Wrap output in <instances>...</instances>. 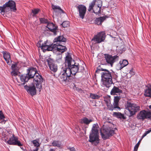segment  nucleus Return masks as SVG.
Listing matches in <instances>:
<instances>
[{"label":"nucleus","instance_id":"f257e3e1","mask_svg":"<svg viewBox=\"0 0 151 151\" xmlns=\"http://www.w3.org/2000/svg\"><path fill=\"white\" fill-rule=\"evenodd\" d=\"M65 67L67 70H70V74L75 75L76 73L82 71L84 68L78 63H75L72 58L71 55L67 52L65 58Z\"/></svg>","mask_w":151,"mask_h":151},{"label":"nucleus","instance_id":"e433bc0d","mask_svg":"<svg viewBox=\"0 0 151 151\" xmlns=\"http://www.w3.org/2000/svg\"><path fill=\"white\" fill-rule=\"evenodd\" d=\"M113 106L114 109H117L119 110H121L119 106V103L114 102Z\"/></svg>","mask_w":151,"mask_h":151},{"label":"nucleus","instance_id":"f704fd0d","mask_svg":"<svg viewBox=\"0 0 151 151\" xmlns=\"http://www.w3.org/2000/svg\"><path fill=\"white\" fill-rule=\"evenodd\" d=\"M101 8V6H98L96 10H95V9L93 10V12L96 14H99L100 13Z\"/></svg>","mask_w":151,"mask_h":151},{"label":"nucleus","instance_id":"1a4fd4ad","mask_svg":"<svg viewBox=\"0 0 151 151\" xmlns=\"http://www.w3.org/2000/svg\"><path fill=\"white\" fill-rule=\"evenodd\" d=\"M35 82H33L31 85L28 86L27 85L24 86V87L27 92L29 93L32 96L36 94L37 90L35 86Z\"/></svg>","mask_w":151,"mask_h":151},{"label":"nucleus","instance_id":"2eb2a0df","mask_svg":"<svg viewBox=\"0 0 151 151\" xmlns=\"http://www.w3.org/2000/svg\"><path fill=\"white\" fill-rule=\"evenodd\" d=\"M77 8L79 12L80 17L82 19H83L86 12V7L84 6L81 5L78 6Z\"/></svg>","mask_w":151,"mask_h":151},{"label":"nucleus","instance_id":"423d86ee","mask_svg":"<svg viewBox=\"0 0 151 151\" xmlns=\"http://www.w3.org/2000/svg\"><path fill=\"white\" fill-rule=\"evenodd\" d=\"M114 134V131L110 127H107L101 131V134L104 139H106Z\"/></svg>","mask_w":151,"mask_h":151},{"label":"nucleus","instance_id":"a878e982","mask_svg":"<svg viewBox=\"0 0 151 151\" xmlns=\"http://www.w3.org/2000/svg\"><path fill=\"white\" fill-rule=\"evenodd\" d=\"M52 8L54 11L56 12L60 13H63V11L58 6L52 5Z\"/></svg>","mask_w":151,"mask_h":151},{"label":"nucleus","instance_id":"a19ab883","mask_svg":"<svg viewBox=\"0 0 151 151\" xmlns=\"http://www.w3.org/2000/svg\"><path fill=\"white\" fill-rule=\"evenodd\" d=\"M5 118L4 115L1 111H0V121L1 120H3L5 122L6 120H5L4 119Z\"/></svg>","mask_w":151,"mask_h":151},{"label":"nucleus","instance_id":"58836bf2","mask_svg":"<svg viewBox=\"0 0 151 151\" xmlns=\"http://www.w3.org/2000/svg\"><path fill=\"white\" fill-rule=\"evenodd\" d=\"M121 98V97L120 96H114V102L119 103Z\"/></svg>","mask_w":151,"mask_h":151},{"label":"nucleus","instance_id":"20e7f679","mask_svg":"<svg viewBox=\"0 0 151 151\" xmlns=\"http://www.w3.org/2000/svg\"><path fill=\"white\" fill-rule=\"evenodd\" d=\"M71 75L69 70H67L65 67H63L61 69L59 80L65 83L71 82L72 80V77Z\"/></svg>","mask_w":151,"mask_h":151},{"label":"nucleus","instance_id":"f03ea898","mask_svg":"<svg viewBox=\"0 0 151 151\" xmlns=\"http://www.w3.org/2000/svg\"><path fill=\"white\" fill-rule=\"evenodd\" d=\"M27 73L26 74L29 79L33 78V82H35L36 88L38 91H39V93L42 89V83L43 81V79L42 76L37 73L36 69L32 68L28 69Z\"/></svg>","mask_w":151,"mask_h":151},{"label":"nucleus","instance_id":"7c9ffc66","mask_svg":"<svg viewBox=\"0 0 151 151\" xmlns=\"http://www.w3.org/2000/svg\"><path fill=\"white\" fill-rule=\"evenodd\" d=\"M100 96L97 94L91 93L90 97L93 99H98L100 98Z\"/></svg>","mask_w":151,"mask_h":151},{"label":"nucleus","instance_id":"39448f33","mask_svg":"<svg viewBox=\"0 0 151 151\" xmlns=\"http://www.w3.org/2000/svg\"><path fill=\"white\" fill-rule=\"evenodd\" d=\"M96 124L93 125L92 129V132L89 136V141L96 145L99 143V139L98 135V131L97 128L95 127Z\"/></svg>","mask_w":151,"mask_h":151},{"label":"nucleus","instance_id":"393cba45","mask_svg":"<svg viewBox=\"0 0 151 151\" xmlns=\"http://www.w3.org/2000/svg\"><path fill=\"white\" fill-rule=\"evenodd\" d=\"M147 89L145 90L144 95L145 96L151 97V85L147 86Z\"/></svg>","mask_w":151,"mask_h":151},{"label":"nucleus","instance_id":"5701e85b","mask_svg":"<svg viewBox=\"0 0 151 151\" xmlns=\"http://www.w3.org/2000/svg\"><path fill=\"white\" fill-rule=\"evenodd\" d=\"M55 46L54 44H52L51 45H42V48L44 52H45L46 51H54V46Z\"/></svg>","mask_w":151,"mask_h":151},{"label":"nucleus","instance_id":"79ce46f5","mask_svg":"<svg viewBox=\"0 0 151 151\" xmlns=\"http://www.w3.org/2000/svg\"><path fill=\"white\" fill-rule=\"evenodd\" d=\"M40 11V9H34L32 10V12L33 14V15L37 14Z\"/></svg>","mask_w":151,"mask_h":151},{"label":"nucleus","instance_id":"4be33fe9","mask_svg":"<svg viewBox=\"0 0 151 151\" xmlns=\"http://www.w3.org/2000/svg\"><path fill=\"white\" fill-rule=\"evenodd\" d=\"M93 121L92 119H88L87 117H84L80 119L79 121V122L81 124H84L86 125H88Z\"/></svg>","mask_w":151,"mask_h":151},{"label":"nucleus","instance_id":"b1692460","mask_svg":"<svg viewBox=\"0 0 151 151\" xmlns=\"http://www.w3.org/2000/svg\"><path fill=\"white\" fill-rule=\"evenodd\" d=\"M106 17H100L96 18L95 21V23L98 25H101L102 23L106 19Z\"/></svg>","mask_w":151,"mask_h":151},{"label":"nucleus","instance_id":"bb28decb","mask_svg":"<svg viewBox=\"0 0 151 151\" xmlns=\"http://www.w3.org/2000/svg\"><path fill=\"white\" fill-rule=\"evenodd\" d=\"M119 69L121 70L123 68L126 66L128 64V62L127 60H123L122 61L119 62Z\"/></svg>","mask_w":151,"mask_h":151},{"label":"nucleus","instance_id":"dca6fc26","mask_svg":"<svg viewBox=\"0 0 151 151\" xmlns=\"http://www.w3.org/2000/svg\"><path fill=\"white\" fill-rule=\"evenodd\" d=\"M46 27H47L50 31L53 32L54 35H56L57 34L56 33L58 30V27L52 23L49 22L47 24Z\"/></svg>","mask_w":151,"mask_h":151},{"label":"nucleus","instance_id":"7ed1b4c3","mask_svg":"<svg viewBox=\"0 0 151 151\" xmlns=\"http://www.w3.org/2000/svg\"><path fill=\"white\" fill-rule=\"evenodd\" d=\"M97 69L96 70V73H98L100 70L103 71L101 73L102 84L106 87L109 88L113 83L112 76L114 73L111 72L112 71L111 70L110 71L106 69Z\"/></svg>","mask_w":151,"mask_h":151},{"label":"nucleus","instance_id":"6ab92c4d","mask_svg":"<svg viewBox=\"0 0 151 151\" xmlns=\"http://www.w3.org/2000/svg\"><path fill=\"white\" fill-rule=\"evenodd\" d=\"M122 93V91L118 86H114L112 89L110 94L111 95H120Z\"/></svg>","mask_w":151,"mask_h":151},{"label":"nucleus","instance_id":"4d7b16f0","mask_svg":"<svg viewBox=\"0 0 151 151\" xmlns=\"http://www.w3.org/2000/svg\"><path fill=\"white\" fill-rule=\"evenodd\" d=\"M50 151H55V150L53 149H50Z\"/></svg>","mask_w":151,"mask_h":151},{"label":"nucleus","instance_id":"49530a36","mask_svg":"<svg viewBox=\"0 0 151 151\" xmlns=\"http://www.w3.org/2000/svg\"><path fill=\"white\" fill-rule=\"evenodd\" d=\"M129 73L132 75H133L135 74L133 70V69H132L130 70Z\"/></svg>","mask_w":151,"mask_h":151},{"label":"nucleus","instance_id":"4468645a","mask_svg":"<svg viewBox=\"0 0 151 151\" xmlns=\"http://www.w3.org/2000/svg\"><path fill=\"white\" fill-rule=\"evenodd\" d=\"M6 9L7 7H9L10 9L14 12L17 10L16 8V4L15 2L13 0H9L8 2H7L4 4Z\"/></svg>","mask_w":151,"mask_h":151},{"label":"nucleus","instance_id":"8fccbe9b","mask_svg":"<svg viewBox=\"0 0 151 151\" xmlns=\"http://www.w3.org/2000/svg\"><path fill=\"white\" fill-rule=\"evenodd\" d=\"M147 134V133L145 132L144 134L142 135V138H141V139L143 138Z\"/></svg>","mask_w":151,"mask_h":151},{"label":"nucleus","instance_id":"864d4df0","mask_svg":"<svg viewBox=\"0 0 151 151\" xmlns=\"http://www.w3.org/2000/svg\"><path fill=\"white\" fill-rule=\"evenodd\" d=\"M138 148H137L136 147H134V150L133 151H137Z\"/></svg>","mask_w":151,"mask_h":151},{"label":"nucleus","instance_id":"aec40b11","mask_svg":"<svg viewBox=\"0 0 151 151\" xmlns=\"http://www.w3.org/2000/svg\"><path fill=\"white\" fill-rule=\"evenodd\" d=\"M55 46H54V51L57 50L61 53H63L67 50L65 46L62 45V44H60V45H57L56 44H54Z\"/></svg>","mask_w":151,"mask_h":151},{"label":"nucleus","instance_id":"de8ad7c7","mask_svg":"<svg viewBox=\"0 0 151 151\" xmlns=\"http://www.w3.org/2000/svg\"><path fill=\"white\" fill-rule=\"evenodd\" d=\"M141 140H139V141L136 144V145H135V147H136L137 148H138V147L139 146V145L140 144V142Z\"/></svg>","mask_w":151,"mask_h":151},{"label":"nucleus","instance_id":"c9c22d12","mask_svg":"<svg viewBox=\"0 0 151 151\" xmlns=\"http://www.w3.org/2000/svg\"><path fill=\"white\" fill-rule=\"evenodd\" d=\"M40 21L41 23L42 24H47L49 22L47 19L45 18H41L40 19Z\"/></svg>","mask_w":151,"mask_h":151},{"label":"nucleus","instance_id":"72a5a7b5","mask_svg":"<svg viewBox=\"0 0 151 151\" xmlns=\"http://www.w3.org/2000/svg\"><path fill=\"white\" fill-rule=\"evenodd\" d=\"M62 56L61 54L58 55L56 58V60L58 63H60L62 62Z\"/></svg>","mask_w":151,"mask_h":151},{"label":"nucleus","instance_id":"ddd939ff","mask_svg":"<svg viewBox=\"0 0 151 151\" xmlns=\"http://www.w3.org/2000/svg\"><path fill=\"white\" fill-rule=\"evenodd\" d=\"M47 63L50 70L54 73L56 72L58 70V66L55 64L53 59L49 58L46 60Z\"/></svg>","mask_w":151,"mask_h":151},{"label":"nucleus","instance_id":"473e14b6","mask_svg":"<svg viewBox=\"0 0 151 151\" xmlns=\"http://www.w3.org/2000/svg\"><path fill=\"white\" fill-rule=\"evenodd\" d=\"M6 9L4 4L3 5V6H0V11L1 14H4L6 12H7L6 10Z\"/></svg>","mask_w":151,"mask_h":151},{"label":"nucleus","instance_id":"f3484780","mask_svg":"<svg viewBox=\"0 0 151 151\" xmlns=\"http://www.w3.org/2000/svg\"><path fill=\"white\" fill-rule=\"evenodd\" d=\"M20 78L21 82H19L17 84L20 86H24L25 83L27 82L29 79L26 74L21 76Z\"/></svg>","mask_w":151,"mask_h":151},{"label":"nucleus","instance_id":"6e6552de","mask_svg":"<svg viewBox=\"0 0 151 151\" xmlns=\"http://www.w3.org/2000/svg\"><path fill=\"white\" fill-rule=\"evenodd\" d=\"M106 37L105 32H101L98 33L96 35H94L91 40L93 41L95 44L100 43L104 41Z\"/></svg>","mask_w":151,"mask_h":151},{"label":"nucleus","instance_id":"c03bdc74","mask_svg":"<svg viewBox=\"0 0 151 151\" xmlns=\"http://www.w3.org/2000/svg\"><path fill=\"white\" fill-rule=\"evenodd\" d=\"M11 74L12 76H16L17 75V70H13L11 73Z\"/></svg>","mask_w":151,"mask_h":151},{"label":"nucleus","instance_id":"a18cd8bd","mask_svg":"<svg viewBox=\"0 0 151 151\" xmlns=\"http://www.w3.org/2000/svg\"><path fill=\"white\" fill-rule=\"evenodd\" d=\"M37 46L40 47L41 48H42V44H41V42L40 41V42H38L37 43Z\"/></svg>","mask_w":151,"mask_h":151},{"label":"nucleus","instance_id":"37998d69","mask_svg":"<svg viewBox=\"0 0 151 151\" xmlns=\"http://www.w3.org/2000/svg\"><path fill=\"white\" fill-rule=\"evenodd\" d=\"M107 106L108 109L109 110L113 111L114 109L113 105L112 104H108Z\"/></svg>","mask_w":151,"mask_h":151},{"label":"nucleus","instance_id":"603ef678","mask_svg":"<svg viewBox=\"0 0 151 151\" xmlns=\"http://www.w3.org/2000/svg\"><path fill=\"white\" fill-rule=\"evenodd\" d=\"M151 132V128L149 130H147V131H146L145 132L147 133V134L149 133L150 132Z\"/></svg>","mask_w":151,"mask_h":151},{"label":"nucleus","instance_id":"0eeeda50","mask_svg":"<svg viewBox=\"0 0 151 151\" xmlns=\"http://www.w3.org/2000/svg\"><path fill=\"white\" fill-rule=\"evenodd\" d=\"M126 108L129 111L131 116L134 115L136 113L140 110V107L137 105L128 102Z\"/></svg>","mask_w":151,"mask_h":151},{"label":"nucleus","instance_id":"4c0bfd02","mask_svg":"<svg viewBox=\"0 0 151 151\" xmlns=\"http://www.w3.org/2000/svg\"><path fill=\"white\" fill-rule=\"evenodd\" d=\"M61 25L63 27H67L69 26V22L68 21H65L63 22Z\"/></svg>","mask_w":151,"mask_h":151},{"label":"nucleus","instance_id":"ea45409f","mask_svg":"<svg viewBox=\"0 0 151 151\" xmlns=\"http://www.w3.org/2000/svg\"><path fill=\"white\" fill-rule=\"evenodd\" d=\"M17 64L15 63L14 64H13L11 66V68L12 70H18V68L17 66Z\"/></svg>","mask_w":151,"mask_h":151},{"label":"nucleus","instance_id":"5fc2aeb1","mask_svg":"<svg viewBox=\"0 0 151 151\" xmlns=\"http://www.w3.org/2000/svg\"><path fill=\"white\" fill-rule=\"evenodd\" d=\"M150 118H149V119L151 120V112H150L149 114Z\"/></svg>","mask_w":151,"mask_h":151},{"label":"nucleus","instance_id":"cd10ccee","mask_svg":"<svg viewBox=\"0 0 151 151\" xmlns=\"http://www.w3.org/2000/svg\"><path fill=\"white\" fill-rule=\"evenodd\" d=\"M113 115L118 118L120 119H125L126 118L124 117L123 114H122L120 112H114L113 113Z\"/></svg>","mask_w":151,"mask_h":151},{"label":"nucleus","instance_id":"f8f14e48","mask_svg":"<svg viewBox=\"0 0 151 151\" xmlns=\"http://www.w3.org/2000/svg\"><path fill=\"white\" fill-rule=\"evenodd\" d=\"M7 142L10 145H17L19 146L23 145V144L18 140V138L15 137L14 134L7 141Z\"/></svg>","mask_w":151,"mask_h":151},{"label":"nucleus","instance_id":"2f4dec72","mask_svg":"<svg viewBox=\"0 0 151 151\" xmlns=\"http://www.w3.org/2000/svg\"><path fill=\"white\" fill-rule=\"evenodd\" d=\"M96 1L93 0L89 4V6L88 9L89 12L91 11L92 10H93V7L94 6L95 4Z\"/></svg>","mask_w":151,"mask_h":151},{"label":"nucleus","instance_id":"412c9836","mask_svg":"<svg viewBox=\"0 0 151 151\" xmlns=\"http://www.w3.org/2000/svg\"><path fill=\"white\" fill-rule=\"evenodd\" d=\"M3 54L4 58L7 64L10 65L11 62L10 53L6 52H3Z\"/></svg>","mask_w":151,"mask_h":151},{"label":"nucleus","instance_id":"9b49d317","mask_svg":"<svg viewBox=\"0 0 151 151\" xmlns=\"http://www.w3.org/2000/svg\"><path fill=\"white\" fill-rule=\"evenodd\" d=\"M150 111L145 110L141 111L137 116V118L138 119L144 120L145 119H148L150 118Z\"/></svg>","mask_w":151,"mask_h":151},{"label":"nucleus","instance_id":"09e8293b","mask_svg":"<svg viewBox=\"0 0 151 151\" xmlns=\"http://www.w3.org/2000/svg\"><path fill=\"white\" fill-rule=\"evenodd\" d=\"M71 151H75V149L74 147H72L71 148H70L69 149Z\"/></svg>","mask_w":151,"mask_h":151},{"label":"nucleus","instance_id":"c756f323","mask_svg":"<svg viewBox=\"0 0 151 151\" xmlns=\"http://www.w3.org/2000/svg\"><path fill=\"white\" fill-rule=\"evenodd\" d=\"M32 143L34 146L36 147V148H38L40 146V144L39 143V139H37L35 140H33L32 141Z\"/></svg>","mask_w":151,"mask_h":151},{"label":"nucleus","instance_id":"6e6d98bb","mask_svg":"<svg viewBox=\"0 0 151 151\" xmlns=\"http://www.w3.org/2000/svg\"><path fill=\"white\" fill-rule=\"evenodd\" d=\"M38 148H36L33 151H38Z\"/></svg>","mask_w":151,"mask_h":151},{"label":"nucleus","instance_id":"9d476101","mask_svg":"<svg viewBox=\"0 0 151 151\" xmlns=\"http://www.w3.org/2000/svg\"><path fill=\"white\" fill-rule=\"evenodd\" d=\"M104 55L106 62L111 66L113 63L118 59L119 57L116 55L112 56L109 54H105Z\"/></svg>","mask_w":151,"mask_h":151},{"label":"nucleus","instance_id":"a211bd4d","mask_svg":"<svg viewBox=\"0 0 151 151\" xmlns=\"http://www.w3.org/2000/svg\"><path fill=\"white\" fill-rule=\"evenodd\" d=\"M53 41L54 44L60 45L62 44L63 42H65L66 41V39L63 36H60L55 38Z\"/></svg>","mask_w":151,"mask_h":151},{"label":"nucleus","instance_id":"3c124183","mask_svg":"<svg viewBox=\"0 0 151 151\" xmlns=\"http://www.w3.org/2000/svg\"><path fill=\"white\" fill-rule=\"evenodd\" d=\"M47 41H45L44 42L43 44H42V45H45V46H47L48 45H47Z\"/></svg>","mask_w":151,"mask_h":151},{"label":"nucleus","instance_id":"c85d7f7f","mask_svg":"<svg viewBox=\"0 0 151 151\" xmlns=\"http://www.w3.org/2000/svg\"><path fill=\"white\" fill-rule=\"evenodd\" d=\"M52 145L53 147H60L61 145V142L59 140H54L52 143Z\"/></svg>","mask_w":151,"mask_h":151}]
</instances>
